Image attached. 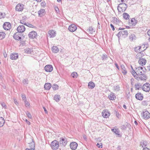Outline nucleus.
<instances>
[{
    "mask_svg": "<svg viewBox=\"0 0 150 150\" xmlns=\"http://www.w3.org/2000/svg\"><path fill=\"white\" fill-rule=\"evenodd\" d=\"M136 68V75H137V76L139 75H141L139 77H137V80L138 81L139 80H145L147 77L145 74L146 71L145 68L144 67H139Z\"/></svg>",
    "mask_w": 150,
    "mask_h": 150,
    "instance_id": "obj_1",
    "label": "nucleus"
},
{
    "mask_svg": "<svg viewBox=\"0 0 150 150\" xmlns=\"http://www.w3.org/2000/svg\"><path fill=\"white\" fill-rule=\"evenodd\" d=\"M125 29L124 28L120 27L118 30H121L117 34V35L118 37L119 40L120 38V37H122L123 38H125L127 37L128 35V32L126 30H124Z\"/></svg>",
    "mask_w": 150,
    "mask_h": 150,
    "instance_id": "obj_2",
    "label": "nucleus"
},
{
    "mask_svg": "<svg viewBox=\"0 0 150 150\" xmlns=\"http://www.w3.org/2000/svg\"><path fill=\"white\" fill-rule=\"evenodd\" d=\"M127 7V5L126 4L121 3L119 4L117 8L119 12H123L126 10Z\"/></svg>",
    "mask_w": 150,
    "mask_h": 150,
    "instance_id": "obj_3",
    "label": "nucleus"
},
{
    "mask_svg": "<svg viewBox=\"0 0 150 150\" xmlns=\"http://www.w3.org/2000/svg\"><path fill=\"white\" fill-rule=\"evenodd\" d=\"M51 147L54 150H56L59 147V142L56 140L52 141L51 143Z\"/></svg>",
    "mask_w": 150,
    "mask_h": 150,
    "instance_id": "obj_4",
    "label": "nucleus"
},
{
    "mask_svg": "<svg viewBox=\"0 0 150 150\" xmlns=\"http://www.w3.org/2000/svg\"><path fill=\"white\" fill-rule=\"evenodd\" d=\"M142 89L145 92H149L150 91V84L146 83L144 84L142 87Z\"/></svg>",
    "mask_w": 150,
    "mask_h": 150,
    "instance_id": "obj_5",
    "label": "nucleus"
},
{
    "mask_svg": "<svg viewBox=\"0 0 150 150\" xmlns=\"http://www.w3.org/2000/svg\"><path fill=\"white\" fill-rule=\"evenodd\" d=\"M23 34L19 32L16 33L13 35V37L14 39L17 40H20L21 39V37L22 36Z\"/></svg>",
    "mask_w": 150,
    "mask_h": 150,
    "instance_id": "obj_6",
    "label": "nucleus"
},
{
    "mask_svg": "<svg viewBox=\"0 0 150 150\" xmlns=\"http://www.w3.org/2000/svg\"><path fill=\"white\" fill-rule=\"evenodd\" d=\"M24 5L22 4L19 3L16 7V10L18 11H22L24 8Z\"/></svg>",
    "mask_w": 150,
    "mask_h": 150,
    "instance_id": "obj_7",
    "label": "nucleus"
},
{
    "mask_svg": "<svg viewBox=\"0 0 150 150\" xmlns=\"http://www.w3.org/2000/svg\"><path fill=\"white\" fill-rule=\"evenodd\" d=\"M142 114L143 118L144 119H148L150 118V113L147 110L143 112Z\"/></svg>",
    "mask_w": 150,
    "mask_h": 150,
    "instance_id": "obj_8",
    "label": "nucleus"
},
{
    "mask_svg": "<svg viewBox=\"0 0 150 150\" xmlns=\"http://www.w3.org/2000/svg\"><path fill=\"white\" fill-rule=\"evenodd\" d=\"M60 144H62L63 146H65L67 143V139L65 138L61 137L59 141Z\"/></svg>",
    "mask_w": 150,
    "mask_h": 150,
    "instance_id": "obj_9",
    "label": "nucleus"
},
{
    "mask_svg": "<svg viewBox=\"0 0 150 150\" xmlns=\"http://www.w3.org/2000/svg\"><path fill=\"white\" fill-rule=\"evenodd\" d=\"M11 27V24L9 22H6L4 23L3 25V27L6 30H8Z\"/></svg>",
    "mask_w": 150,
    "mask_h": 150,
    "instance_id": "obj_10",
    "label": "nucleus"
},
{
    "mask_svg": "<svg viewBox=\"0 0 150 150\" xmlns=\"http://www.w3.org/2000/svg\"><path fill=\"white\" fill-rule=\"evenodd\" d=\"M28 35L30 38L34 39L36 38L37 35V33L35 31H33L30 32Z\"/></svg>",
    "mask_w": 150,
    "mask_h": 150,
    "instance_id": "obj_11",
    "label": "nucleus"
},
{
    "mask_svg": "<svg viewBox=\"0 0 150 150\" xmlns=\"http://www.w3.org/2000/svg\"><path fill=\"white\" fill-rule=\"evenodd\" d=\"M25 30L24 25H19L17 29L18 32L19 33H22L24 32Z\"/></svg>",
    "mask_w": 150,
    "mask_h": 150,
    "instance_id": "obj_12",
    "label": "nucleus"
},
{
    "mask_svg": "<svg viewBox=\"0 0 150 150\" xmlns=\"http://www.w3.org/2000/svg\"><path fill=\"white\" fill-rule=\"evenodd\" d=\"M77 28V27L75 25L72 24L69 26L68 29L70 31L74 32L76 30Z\"/></svg>",
    "mask_w": 150,
    "mask_h": 150,
    "instance_id": "obj_13",
    "label": "nucleus"
},
{
    "mask_svg": "<svg viewBox=\"0 0 150 150\" xmlns=\"http://www.w3.org/2000/svg\"><path fill=\"white\" fill-rule=\"evenodd\" d=\"M45 69L46 72H51L53 70V67L50 64L46 65L45 67Z\"/></svg>",
    "mask_w": 150,
    "mask_h": 150,
    "instance_id": "obj_14",
    "label": "nucleus"
},
{
    "mask_svg": "<svg viewBox=\"0 0 150 150\" xmlns=\"http://www.w3.org/2000/svg\"><path fill=\"white\" fill-rule=\"evenodd\" d=\"M102 116L104 118H107L110 115V113L108 110L103 111L102 113Z\"/></svg>",
    "mask_w": 150,
    "mask_h": 150,
    "instance_id": "obj_15",
    "label": "nucleus"
},
{
    "mask_svg": "<svg viewBox=\"0 0 150 150\" xmlns=\"http://www.w3.org/2000/svg\"><path fill=\"white\" fill-rule=\"evenodd\" d=\"M135 97L136 99L142 100L143 98V96L142 94L141 93H138L136 94Z\"/></svg>",
    "mask_w": 150,
    "mask_h": 150,
    "instance_id": "obj_16",
    "label": "nucleus"
},
{
    "mask_svg": "<svg viewBox=\"0 0 150 150\" xmlns=\"http://www.w3.org/2000/svg\"><path fill=\"white\" fill-rule=\"evenodd\" d=\"M138 62L140 65L143 66L146 64V60L145 59L141 57L139 59Z\"/></svg>",
    "mask_w": 150,
    "mask_h": 150,
    "instance_id": "obj_17",
    "label": "nucleus"
},
{
    "mask_svg": "<svg viewBox=\"0 0 150 150\" xmlns=\"http://www.w3.org/2000/svg\"><path fill=\"white\" fill-rule=\"evenodd\" d=\"M70 147L72 150H75L78 146V144L75 142H71L70 144Z\"/></svg>",
    "mask_w": 150,
    "mask_h": 150,
    "instance_id": "obj_18",
    "label": "nucleus"
},
{
    "mask_svg": "<svg viewBox=\"0 0 150 150\" xmlns=\"http://www.w3.org/2000/svg\"><path fill=\"white\" fill-rule=\"evenodd\" d=\"M55 32L53 30H50L48 32V36L52 38L56 36Z\"/></svg>",
    "mask_w": 150,
    "mask_h": 150,
    "instance_id": "obj_19",
    "label": "nucleus"
},
{
    "mask_svg": "<svg viewBox=\"0 0 150 150\" xmlns=\"http://www.w3.org/2000/svg\"><path fill=\"white\" fill-rule=\"evenodd\" d=\"M18 58V54L17 53H14L10 55V58L12 60H16Z\"/></svg>",
    "mask_w": 150,
    "mask_h": 150,
    "instance_id": "obj_20",
    "label": "nucleus"
},
{
    "mask_svg": "<svg viewBox=\"0 0 150 150\" xmlns=\"http://www.w3.org/2000/svg\"><path fill=\"white\" fill-rule=\"evenodd\" d=\"M45 9H41L38 12V16L40 17L43 16L45 14Z\"/></svg>",
    "mask_w": 150,
    "mask_h": 150,
    "instance_id": "obj_21",
    "label": "nucleus"
},
{
    "mask_svg": "<svg viewBox=\"0 0 150 150\" xmlns=\"http://www.w3.org/2000/svg\"><path fill=\"white\" fill-rule=\"evenodd\" d=\"M136 21L134 18H132L130 22L129 23V25L130 26H134L136 24Z\"/></svg>",
    "mask_w": 150,
    "mask_h": 150,
    "instance_id": "obj_22",
    "label": "nucleus"
},
{
    "mask_svg": "<svg viewBox=\"0 0 150 150\" xmlns=\"http://www.w3.org/2000/svg\"><path fill=\"white\" fill-rule=\"evenodd\" d=\"M44 88L45 90H48L52 87L51 84V83H46L44 85Z\"/></svg>",
    "mask_w": 150,
    "mask_h": 150,
    "instance_id": "obj_23",
    "label": "nucleus"
},
{
    "mask_svg": "<svg viewBox=\"0 0 150 150\" xmlns=\"http://www.w3.org/2000/svg\"><path fill=\"white\" fill-rule=\"evenodd\" d=\"M52 50L53 52L56 53L58 52L59 49L57 47L53 46L52 47Z\"/></svg>",
    "mask_w": 150,
    "mask_h": 150,
    "instance_id": "obj_24",
    "label": "nucleus"
},
{
    "mask_svg": "<svg viewBox=\"0 0 150 150\" xmlns=\"http://www.w3.org/2000/svg\"><path fill=\"white\" fill-rule=\"evenodd\" d=\"M121 68L122 69L121 71L122 73L124 74V75H126L127 74V71L124 65L123 64L121 65Z\"/></svg>",
    "mask_w": 150,
    "mask_h": 150,
    "instance_id": "obj_25",
    "label": "nucleus"
},
{
    "mask_svg": "<svg viewBox=\"0 0 150 150\" xmlns=\"http://www.w3.org/2000/svg\"><path fill=\"white\" fill-rule=\"evenodd\" d=\"M112 132H114L116 134L119 136V137H121V135H120V131L118 129H111Z\"/></svg>",
    "mask_w": 150,
    "mask_h": 150,
    "instance_id": "obj_26",
    "label": "nucleus"
},
{
    "mask_svg": "<svg viewBox=\"0 0 150 150\" xmlns=\"http://www.w3.org/2000/svg\"><path fill=\"white\" fill-rule=\"evenodd\" d=\"M88 86L89 88L93 89L95 87V84L93 82L90 81L89 82Z\"/></svg>",
    "mask_w": 150,
    "mask_h": 150,
    "instance_id": "obj_27",
    "label": "nucleus"
},
{
    "mask_svg": "<svg viewBox=\"0 0 150 150\" xmlns=\"http://www.w3.org/2000/svg\"><path fill=\"white\" fill-rule=\"evenodd\" d=\"M129 38L130 41H132L135 40L136 39V38L134 34H132L129 36Z\"/></svg>",
    "mask_w": 150,
    "mask_h": 150,
    "instance_id": "obj_28",
    "label": "nucleus"
},
{
    "mask_svg": "<svg viewBox=\"0 0 150 150\" xmlns=\"http://www.w3.org/2000/svg\"><path fill=\"white\" fill-rule=\"evenodd\" d=\"M108 97L111 100H115L116 98L115 95L113 93H111L110 94V95Z\"/></svg>",
    "mask_w": 150,
    "mask_h": 150,
    "instance_id": "obj_29",
    "label": "nucleus"
},
{
    "mask_svg": "<svg viewBox=\"0 0 150 150\" xmlns=\"http://www.w3.org/2000/svg\"><path fill=\"white\" fill-rule=\"evenodd\" d=\"M60 96L59 95H55L54 97V100L57 102H59L60 100Z\"/></svg>",
    "mask_w": 150,
    "mask_h": 150,
    "instance_id": "obj_30",
    "label": "nucleus"
},
{
    "mask_svg": "<svg viewBox=\"0 0 150 150\" xmlns=\"http://www.w3.org/2000/svg\"><path fill=\"white\" fill-rule=\"evenodd\" d=\"M24 50L25 52L28 54H31L33 51L32 49L29 48H26Z\"/></svg>",
    "mask_w": 150,
    "mask_h": 150,
    "instance_id": "obj_31",
    "label": "nucleus"
},
{
    "mask_svg": "<svg viewBox=\"0 0 150 150\" xmlns=\"http://www.w3.org/2000/svg\"><path fill=\"white\" fill-rule=\"evenodd\" d=\"M141 47L142 46H138L137 47H135L134 49V51L137 52H140L142 51H143V50H141Z\"/></svg>",
    "mask_w": 150,
    "mask_h": 150,
    "instance_id": "obj_32",
    "label": "nucleus"
},
{
    "mask_svg": "<svg viewBox=\"0 0 150 150\" xmlns=\"http://www.w3.org/2000/svg\"><path fill=\"white\" fill-rule=\"evenodd\" d=\"M131 68L132 69V70L131 71V73L132 74L133 76L136 79H137V77H138L137 75L136 74V71L135 70H134L132 66H131Z\"/></svg>",
    "mask_w": 150,
    "mask_h": 150,
    "instance_id": "obj_33",
    "label": "nucleus"
},
{
    "mask_svg": "<svg viewBox=\"0 0 150 150\" xmlns=\"http://www.w3.org/2000/svg\"><path fill=\"white\" fill-rule=\"evenodd\" d=\"M5 123L4 119L1 117H0V127L3 126Z\"/></svg>",
    "mask_w": 150,
    "mask_h": 150,
    "instance_id": "obj_34",
    "label": "nucleus"
},
{
    "mask_svg": "<svg viewBox=\"0 0 150 150\" xmlns=\"http://www.w3.org/2000/svg\"><path fill=\"white\" fill-rule=\"evenodd\" d=\"M29 146L30 147V149H35V143L32 140V142H31L29 144Z\"/></svg>",
    "mask_w": 150,
    "mask_h": 150,
    "instance_id": "obj_35",
    "label": "nucleus"
},
{
    "mask_svg": "<svg viewBox=\"0 0 150 150\" xmlns=\"http://www.w3.org/2000/svg\"><path fill=\"white\" fill-rule=\"evenodd\" d=\"M5 33L2 32H0V40H2L4 39L5 36Z\"/></svg>",
    "mask_w": 150,
    "mask_h": 150,
    "instance_id": "obj_36",
    "label": "nucleus"
},
{
    "mask_svg": "<svg viewBox=\"0 0 150 150\" xmlns=\"http://www.w3.org/2000/svg\"><path fill=\"white\" fill-rule=\"evenodd\" d=\"M123 15L124 18L126 20H128L129 19V16L128 13H123Z\"/></svg>",
    "mask_w": 150,
    "mask_h": 150,
    "instance_id": "obj_37",
    "label": "nucleus"
},
{
    "mask_svg": "<svg viewBox=\"0 0 150 150\" xmlns=\"http://www.w3.org/2000/svg\"><path fill=\"white\" fill-rule=\"evenodd\" d=\"M52 88L53 90L55 91L58 89L59 86L57 84H54L52 85Z\"/></svg>",
    "mask_w": 150,
    "mask_h": 150,
    "instance_id": "obj_38",
    "label": "nucleus"
},
{
    "mask_svg": "<svg viewBox=\"0 0 150 150\" xmlns=\"http://www.w3.org/2000/svg\"><path fill=\"white\" fill-rule=\"evenodd\" d=\"M28 81L27 79H24L22 81V83L24 85H26L28 84Z\"/></svg>",
    "mask_w": 150,
    "mask_h": 150,
    "instance_id": "obj_39",
    "label": "nucleus"
},
{
    "mask_svg": "<svg viewBox=\"0 0 150 150\" xmlns=\"http://www.w3.org/2000/svg\"><path fill=\"white\" fill-rule=\"evenodd\" d=\"M114 21H115L116 22L117 24H118V25H120L122 24V22L121 21L118 20L117 18H114Z\"/></svg>",
    "mask_w": 150,
    "mask_h": 150,
    "instance_id": "obj_40",
    "label": "nucleus"
},
{
    "mask_svg": "<svg viewBox=\"0 0 150 150\" xmlns=\"http://www.w3.org/2000/svg\"><path fill=\"white\" fill-rule=\"evenodd\" d=\"M129 125V124H128V123H127V124L126 125H122L121 127H120V128L122 130H125V129H126L127 127L128 126V125Z\"/></svg>",
    "mask_w": 150,
    "mask_h": 150,
    "instance_id": "obj_41",
    "label": "nucleus"
},
{
    "mask_svg": "<svg viewBox=\"0 0 150 150\" xmlns=\"http://www.w3.org/2000/svg\"><path fill=\"white\" fill-rule=\"evenodd\" d=\"M135 89L136 90H139L140 88H141V85L140 83H138L137 84H135Z\"/></svg>",
    "mask_w": 150,
    "mask_h": 150,
    "instance_id": "obj_42",
    "label": "nucleus"
},
{
    "mask_svg": "<svg viewBox=\"0 0 150 150\" xmlns=\"http://www.w3.org/2000/svg\"><path fill=\"white\" fill-rule=\"evenodd\" d=\"M77 75V73L75 72H73L71 74V76L73 78L76 77Z\"/></svg>",
    "mask_w": 150,
    "mask_h": 150,
    "instance_id": "obj_43",
    "label": "nucleus"
},
{
    "mask_svg": "<svg viewBox=\"0 0 150 150\" xmlns=\"http://www.w3.org/2000/svg\"><path fill=\"white\" fill-rule=\"evenodd\" d=\"M25 25H26L27 26L31 28H35V27L34 26L28 23H27Z\"/></svg>",
    "mask_w": 150,
    "mask_h": 150,
    "instance_id": "obj_44",
    "label": "nucleus"
},
{
    "mask_svg": "<svg viewBox=\"0 0 150 150\" xmlns=\"http://www.w3.org/2000/svg\"><path fill=\"white\" fill-rule=\"evenodd\" d=\"M146 142H141V145L142 147H145L146 146Z\"/></svg>",
    "mask_w": 150,
    "mask_h": 150,
    "instance_id": "obj_45",
    "label": "nucleus"
},
{
    "mask_svg": "<svg viewBox=\"0 0 150 150\" xmlns=\"http://www.w3.org/2000/svg\"><path fill=\"white\" fill-rule=\"evenodd\" d=\"M26 114L27 116L30 119L32 118V116L30 113L28 111L26 112Z\"/></svg>",
    "mask_w": 150,
    "mask_h": 150,
    "instance_id": "obj_46",
    "label": "nucleus"
},
{
    "mask_svg": "<svg viewBox=\"0 0 150 150\" xmlns=\"http://www.w3.org/2000/svg\"><path fill=\"white\" fill-rule=\"evenodd\" d=\"M88 31L90 32L89 33L91 34H92L93 31H94L93 30V29L91 27H89L88 29Z\"/></svg>",
    "mask_w": 150,
    "mask_h": 150,
    "instance_id": "obj_47",
    "label": "nucleus"
},
{
    "mask_svg": "<svg viewBox=\"0 0 150 150\" xmlns=\"http://www.w3.org/2000/svg\"><path fill=\"white\" fill-rule=\"evenodd\" d=\"M5 16V15L4 14H3L1 12H0V18L1 19L3 18H4Z\"/></svg>",
    "mask_w": 150,
    "mask_h": 150,
    "instance_id": "obj_48",
    "label": "nucleus"
},
{
    "mask_svg": "<svg viewBox=\"0 0 150 150\" xmlns=\"http://www.w3.org/2000/svg\"><path fill=\"white\" fill-rule=\"evenodd\" d=\"M20 23L25 25H26L27 23L25 22V21L23 20H21L20 21Z\"/></svg>",
    "mask_w": 150,
    "mask_h": 150,
    "instance_id": "obj_49",
    "label": "nucleus"
},
{
    "mask_svg": "<svg viewBox=\"0 0 150 150\" xmlns=\"http://www.w3.org/2000/svg\"><path fill=\"white\" fill-rule=\"evenodd\" d=\"M96 146L99 148H102V143L99 144L98 143L96 145Z\"/></svg>",
    "mask_w": 150,
    "mask_h": 150,
    "instance_id": "obj_50",
    "label": "nucleus"
},
{
    "mask_svg": "<svg viewBox=\"0 0 150 150\" xmlns=\"http://www.w3.org/2000/svg\"><path fill=\"white\" fill-rule=\"evenodd\" d=\"M21 97L23 100H24V101L26 100V97H25V95L22 94L21 95Z\"/></svg>",
    "mask_w": 150,
    "mask_h": 150,
    "instance_id": "obj_51",
    "label": "nucleus"
},
{
    "mask_svg": "<svg viewBox=\"0 0 150 150\" xmlns=\"http://www.w3.org/2000/svg\"><path fill=\"white\" fill-rule=\"evenodd\" d=\"M120 87L118 85L116 86L115 88V90L119 91L120 90Z\"/></svg>",
    "mask_w": 150,
    "mask_h": 150,
    "instance_id": "obj_52",
    "label": "nucleus"
},
{
    "mask_svg": "<svg viewBox=\"0 0 150 150\" xmlns=\"http://www.w3.org/2000/svg\"><path fill=\"white\" fill-rule=\"evenodd\" d=\"M24 101H25V105L26 106H28L30 105L29 103L26 100H25Z\"/></svg>",
    "mask_w": 150,
    "mask_h": 150,
    "instance_id": "obj_53",
    "label": "nucleus"
},
{
    "mask_svg": "<svg viewBox=\"0 0 150 150\" xmlns=\"http://www.w3.org/2000/svg\"><path fill=\"white\" fill-rule=\"evenodd\" d=\"M107 57V55H105L103 54L102 57V60H104V59H105Z\"/></svg>",
    "mask_w": 150,
    "mask_h": 150,
    "instance_id": "obj_54",
    "label": "nucleus"
},
{
    "mask_svg": "<svg viewBox=\"0 0 150 150\" xmlns=\"http://www.w3.org/2000/svg\"><path fill=\"white\" fill-rule=\"evenodd\" d=\"M140 55V54L139 53L137 54L136 56V58L137 59H140V58L139 57V56Z\"/></svg>",
    "mask_w": 150,
    "mask_h": 150,
    "instance_id": "obj_55",
    "label": "nucleus"
},
{
    "mask_svg": "<svg viewBox=\"0 0 150 150\" xmlns=\"http://www.w3.org/2000/svg\"><path fill=\"white\" fill-rule=\"evenodd\" d=\"M46 5V3L45 2H42L41 3V5L42 6H44Z\"/></svg>",
    "mask_w": 150,
    "mask_h": 150,
    "instance_id": "obj_56",
    "label": "nucleus"
},
{
    "mask_svg": "<svg viewBox=\"0 0 150 150\" xmlns=\"http://www.w3.org/2000/svg\"><path fill=\"white\" fill-rule=\"evenodd\" d=\"M1 105L4 108H6V106L5 103H2Z\"/></svg>",
    "mask_w": 150,
    "mask_h": 150,
    "instance_id": "obj_57",
    "label": "nucleus"
},
{
    "mask_svg": "<svg viewBox=\"0 0 150 150\" xmlns=\"http://www.w3.org/2000/svg\"><path fill=\"white\" fill-rule=\"evenodd\" d=\"M110 26L111 27V28H112V30L114 31L115 30V28L114 26L112 24H110Z\"/></svg>",
    "mask_w": 150,
    "mask_h": 150,
    "instance_id": "obj_58",
    "label": "nucleus"
},
{
    "mask_svg": "<svg viewBox=\"0 0 150 150\" xmlns=\"http://www.w3.org/2000/svg\"><path fill=\"white\" fill-rule=\"evenodd\" d=\"M147 34L148 35L150 36L149 38V41H150V30H149L147 32Z\"/></svg>",
    "mask_w": 150,
    "mask_h": 150,
    "instance_id": "obj_59",
    "label": "nucleus"
},
{
    "mask_svg": "<svg viewBox=\"0 0 150 150\" xmlns=\"http://www.w3.org/2000/svg\"><path fill=\"white\" fill-rule=\"evenodd\" d=\"M25 44V41H22L21 42V45H23Z\"/></svg>",
    "mask_w": 150,
    "mask_h": 150,
    "instance_id": "obj_60",
    "label": "nucleus"
},
{
    "mask_svg": "<svg viewBox=\"0 0 150 150\" xmlns=\"http://www.w3.org/2000/svg\"><path fill=\"white\" fill-rule=\"evenodd\" d=\"M55 11H56L57 13H58L59 12V8L57 7H55Z\"/></svg>",
    "mask_w": 150,
    "mask_h": 150,
    "instance_id": "obj_61",
    "label": "nucleus"
},
{
    "mask_svg": "<svg viewBox=\"0 0 150 150\" xmlns=\"http://www.w3.org/2000/svg\"><path fill=\"white\" fill-rule=\"evenodd\" d=\"M115 112L116 113V116L118 117V116L119 115V113L118 112H117L116 111H115L114 113H115Z\"/></svg>",
    "mask_w": 150,
    "mask_h": 150,
    "instance_id": "obj_62",
    "label": "nucleus"
},
{
    "mask_svg": "<svg viewBox=\"0 0 150 150\" xmlns=\"http://www.w3.org/2000/svg\"><path fill=\"white\" fill-rule=\"evenodd\" d=\"M142 103H143V105H145L147 103V101H146L145 100H144L143 101Z\"/></svg>",
    "mask_w": 150,
    "mask_h": 150,
    "instance_id": "obj_63",
    "label": "nucleus"
},
{
    "mask_svg": "<svg viewBox=\"0 0 150 150\" xmlns=\"http://www.w3.org/2000/svg\"><path fill=\"white\" fill-rule=\"evenodd\" d=\"M143 150H150V149L147 147H145L143 148Z\"/></svg>",
    "mask_w": 150,
    "mask_h": 150,
    "instance_id": "obj_64",
    "label": "nucleus"
}]
</instances>
